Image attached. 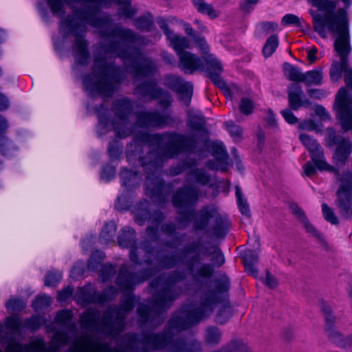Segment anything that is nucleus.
<instances>
[{
  "mask_svg": "<svg viewBox=\"0 0 352 352\" xmlns=\"http://www.w3.org/2000/svg\"><path fill=\"white\" fill-rule=\"evenodd\" d=\"M285 76L290 80L301 82L302 73L299 69L291 64L285 63L283 67Z\"/></svg>",
  "mask_w": 352,
  "mask_h": 352,
  "instance_id": "obj_31",
  "label": "nucleus"
},
{
  "mask_svg": "<svg viewBox=\"0 0 352 352\" xmlns=\"http://www.w3.org/2000/svg\"><path fill=\"white\" fill-rule=\"evenodd\" d=\"M226 126L228 131L232 137L239 138L241 136L242 130L240 126L234 124L232 122H226Z\"/></svg>",
  "mask_w": 352,
  "mask_h": 352,
  "instance_id": "obj_51",
  "label": "nucleus"
},
{
  "mask_svg": "<svg viewBox=\"0 0 352 352\" xmlns=\"http://www.w3.org/2000/svg\"><path fill=\"white\" fill-rule=\"evenodd\" d=\"M192 3L199 12L208 15L210 18H216L218 14L211 5L206 3L204 0H192Z\"/></svg>",
  "mask_w": 352,
  "mask_h": 352,
  "instance_id": "obj_30",
  "label": "nucleus"
},
{
  "mask_svg": "<svg viewBox=\"0 0 352 352\" xmlns=\"http://www.w3.org/2000/svg\"><path fill=\"white\" fill-rule=\"evenodd\" d=\"M71 6H79L80 10L75 12L73 16L63 19L60 22V32L63 38L69 34L74 37L72 54L76 63L85 65L89 60L87 43L84 39L85 25L89 24L94 27L102 25V21L98 18L99 10L103 6H107L108 0H67Z\"/></svg>",
  "mask_w": 352,
  "mask_h": 352,
  "instance_id": "obj_2",
  "label": "nucleus"
},
{
  "mask_svg": "<svg viewBox=\"0 0 352 352\" xmlns=\"http://www.w3.org/2000/svg\"><path fill=\"white\" fill-rule=\"evenodd\" d=\"M72 319V312L68 310H62L59 311L56 316V322L66 325Z\"/></svg>",
  "mask_w": 352,
  "mask_h": 352,
  "instance_id": "obj_47",
  "label": "nucleus"
},
{
  "mask_svg": "<svg viewBox=\"0 0 352 352\" xmlns=\"http://www.w3.org/2000/svg\"><path fill=\"white\" fill-rule=\"evenodd\" d=\"M6 324L8 329L15 331L20 328L21 322L17 318L10 317L6 319Z\"/></svg>",
  "mask_w": 352,
  "mask_h": 352,
  "instance_id": "obj_54",
  "label": "nucleus"
},
{
  "mask_svg": "<svg viewBox=\"0 0 352 352\" xmlns=\"http://www.w3.org/2000/svg\"><path fill=\"white\" fill-rule=\"evenodd\" d=\"M25 302L20 298H12L6 303V307L12 311H19L25 307Z\"/></svg>",
  "mask_w": 352,
  "mask_h": 352,
  "instance_id": "obj_44",
  "label": "nucleus"
},
{
  "mask_svg": "<svg viewBox=\"0 0 352 352\" xmlns=\"http://www.w3.org/2000/svg\"><path fill=\"white\" fill-rule=\"evenodd\" d=\"M63 277L60 271L50 272L47 274L45 278V285L48 287L55 286Z\"/></svg>",
  "mask_w": 352,
  "mask_h": 352,
  "instance_id": "obj_36",
  "label": "nucleus"
},
{
  "mask_svg": "<svg viewBox=\"0 0 352 352\" xmlns=\"http://www.w3.org/2000/svg\"><path fill=\"white\" fill-rule=\"evenodd\" d=\"M109 154L111 159H117L122 154V148L117 143H111L109 146Z\"/></svg>",
  "mask_w": 352,
  "mask_h": 352,
  "instance_id": "obj_52",
  "label": "nucleus"
},
{
  "mask_svg": "<svg viewBox=\"0 0 352 352\" xmlns=\"http://www.w3.org/2000/svg\"><path fill=\"white\" fill-rule=\"evenodd\" d=\"M335 108L342 128L352 131V98L344 87L340 89L337 94Z\"/></svg>",
  "mask_w": 352,
  "mask_h": 352,
  "instance_id": "obj_15",
  "label": "nucleus"
},
{
  "mask_svg": "<svg viewBox=\"0 0 352 352\" xmlns=\"http://www.w3.org/2000/svg\"><path fill=\"white\" fill-rule=\"evenodd\" d=\"M89 287H85L78 289L76 294V301L82 306L95 300V298L89 294Z\"/></svg>",
  "mask_w": 352,
  "mask_h": 352,
  "instance_id": "obj_33",
  "label": "nucleus"
},
{
  "mask_svg": "<svg viewBox=\"0 0 352 352\" xmlns=\"http://www.w3.org/2000/svg\"><path fill=\"white\" fill-rule=\"evenodd\" d=\"M299 129L307 131H315L316 129V125L314 121L311 120H304L299 123Z\"/></svg>",
  "mask_w": 352,
  "mask_h": 352,
  "instance_id": "obj_58",
  "label": "nucleus"
},
{
  "mask_svg": "<svg viewBox=\"0 0 352 352\" xmlns=\"http://www.w3.org/2000/svg\"><path fill=\"white\" fill-rule=\"evenodd\" d=\"M235 195L236 197L237 205L242 214L245 216L250 215V208L245 198L243 197L242 191L239 186H235Z\"/></svg>",
  "mask_w": 352,
  "mask_h": 352,
  "instance_id": "obj_32",
  "label": "nucleus"
},
{
  "mask_svg": "<svg viewBox=\"0 0 352 352\" xmlns=\"http://www.w3.org/2000/svg\"><path fill=\"white\" fill-rule=\"evenodd\" d=\"M212 272V268L209 265H204L199 271V275L203 277H208Z\"/></svg>",
  "mask_w": 352,
  "mask_h": 352,
  "instance_id": "obj_63",
  "label": "nucleus"
},
{
  "mask_svg": "<svg viewBox=\"0 0 352 352\" xmlns=\"http://www.w3.org/2000/svg\"><path fill=\"white\" fill-rule=\"evenodd\" d=\"M263 282L270 288H274L278 284L277 280L269 273L266 274Z\"/></svg>",
  "mask_w": 352,
  "mask_h": 352,
  "instance_id": "obj_62",
  "label": "nucleus"
},
{
  "mask_svg": "<svg viewBox=\"0 0 352 352\" xmlns=\"http://www.w3.org/2000/svg\"><path fill=\"white\" fill-rule=\"evenodd\" d=\"M212 151L217 157V162L215 163L210 162L208 164L209 168L214 170H226L228 156L223 144L218 142L212 143Z\"/></svg>",
  "mask_w": 352,
  "mask_h": 352,
  "instance_id": "obj_21",
  "label": "nucleus"
},
{
  "mask_svg": "<svg viewBox=\"0 0 352 352\" xmlns=\"http://www.w3.org/2000/svg\"><path fill=\"white\" fill-rule=\"evenodd\" d=\"M140 280H136L133 274L127 273L124 268L120 270L117 278V283L120 289L131 290L133 286L140 283Z\"/></svg>",
  "mask_w": 352,
  "mask_h": 352,
  "instance_id": "obj_26",
  "label": "nucleus"
},
{
  "mask_svg": "<svg viewBox=\"0 0 352 352\" xmlns=\"http://www.w3.org/2000/svg\"><path fill=\"white\" fill-rule=\"evenodd\" d=\"M291 210H292V212L295 215H296L300 219V220L302 221V223H303L304 227L306 229L307 232L311 233V234H313L314 236H315L316 237H320V234L314 228V227L308 222L303 212L297 205L292 204L291 206Z\"/></svg>",
  "mask_w": 352,
  "mask_h": 352,
  "instance_id": "obj_28",
  "label": "nucleus"
},
{
  "mask_svg": "<svg viewBox=\"0 0 352 352\" xmlns=\"http://www.w3.org/2000/svg\"><path fill=\"white\" fill-rule=\"evenodd\" d=\"M135 232L130 227H124L118 238V243L122 248H130V258L134 263L138 262V256L134 248Z\"/></svg>",
  "mask_w": 352,
  "mask_h": 352,
  "instance_id": "obj_20",
  "label": "nucleus"
},
{
  "mask_svg": "<svg viewBox=\"0 0 352 352\" xmlns=\"http://www.w3.org/2000/svg\"><path fill=\"white\" fill-rule=\"evenodd\" d=\"M117 230V226L113 221L107 223L103 227L100 236V240L102 243L106 244L113 241L116 232Z\"/></svg>",
  "mask_w": 352,
  "mask_h": 352,
  "instance_id": "obj_29",
  "label": "nucleus"
},
{
  "mask_svg": "<svg viewBox=\"0 0 352 352\" xmlns=\"http://www.w3.org/2000/svg\"><path fill=\"white\" fill-rule=\"evenodd\" d=\"M278 45V36L272 35L268 38L263 48V52L265 57L270 56L276 50Z\"/></svg>",
  "mask_w": 352,
  "mask_h": 352,
  "instance_id": "obj_34",
  "label": "nucleus"
},
{
  "mask_svg": "<svg viewBox=\"0 0 352 352\" xmlns=\"http://www.w3.org/2000/svg\"><path fill=\"white\" fill-rule=\"evenodd\" d=\"M323 215L327 221L331 224H337L338 223V218L335 215L333 211L326 204L322 205Z\"/></svg>",
  "mask_w": 352,
  "mask_h": 352,
  "instance_id": "obj_45",
  "label": "nucleus"
},
{
  "mask_svg": "<svg viewBox=\"0 0 352 352\" xmlns=\"http://www.w3.org/2000/svg\"><path fill=\"white\" fill-rule=\"evenodd\" d=\"M243 261L245 271L256 276L257 274V270L255 267V264L258 261V253L252 250H247L243 253Z\"/></svg>",
  "mask_w": 352,
  "mask_h": 352,
  "instance_id": "obj_25",
  "label": "nucleus"
},
{
  "mask_svg": "<svg viewBox=\"0 0 352 352\" xmlns=\"http://www.w3.org/2000/svg\"><path fill=\"white\" fill-rule=\"evenodd\" d=\"M136 93L145 99L164 98V104H168L170 102V96L166 92H163L158 89L153 82L146 81L138 85Z\"/></svg>",
  "mask_w": 352,
  "mask_h": 352,
  "instance_id": "obj_18",
  "label": "nucleus"
},
{
  "mask_svg": "<svg viewBox=\"0 0 352 352\" xmlns=\"http://www.w3.org/2000/svg\"><path fill=\"white\" fill-rule=\"evenodd\" d=\"M318 8V11L310 10L314 30L323 38L327 33L349 34V16L344 8L336 11L335 0H309ZM346 8L352 5V0H340Z\"/></svg>",
  "mask_w": 352,
  "mask_h": 352,
  "instance_id": "obj_5",
  "label": "nucleus"
},
{
  "mask_svg": "<svg viewBox=\"0 0 352 352\" xmlns=\"http://www.w3.org/2000/svg\"><path fill=\"white\" fill-rule=\"evenodd\" d=\"M51 8L52 12L57 15L61 16L63 10V4L61 0H46Z\"/></svg>",
  "mask_w": 352,
  "mask_h": 352,
  "instance_id": "obj_46",
  "label": "nucleus"
},
{
  "mask_svg": "<svg viewBox=\"0 0 352 352\" xmlns=\"http://www.w3.org/2000/svg\"><path fill=\"white\" fill-rule=\"evenodd\" d=\"M326 142L329 146L336 145L333 158L338 163L344 164L352 152V142L348 139L336 135L333 128L327 130Z\"/></svg>",
  "mask_w": 352,
  "mask_h": 352,
  "instance_id": "obj_16",
  "label": "nucleus"
},
{
  "mask_svg": "<svg viewBox=\"0 0 352 352\" xmlns=\"http://www.w3.org/2000/svg\"><path fill=\"white\" fill-rule=\"evenodd\" d=\"M336 36L334 43L335 50L340 56L339 61H334L330 69V77L332 81H338L342 77V74L344 70L349 69L346 66L348 64L347 56L351 52L350 35L349 34H333Z\"/></svg>",
  "mask_w": 352,
  "mask_h": 352,
  "instance_id": "obj_11",
  "label": "nucleus"
},
{
  "mask_svg": "<svg viewBox=\"0 0 352 352\" xmlns=\"http://www.w3.org/2000/svg\"><path fill=\"white\" fill-rule=\"evenodd\" d=\"M212 261L214 264L218 266H220L224 263V257L223 254L218 249H215L213 252V256L212 258Z\"/></svg>",
  "mask_w": 352,
  "mask_h": 352,
  "instance_id": "obj_59",
  "label": "nucleus"
},
{
  "mask_svg": "<svg viewBox=\"0 0 352 352\" xmlns=\"http://www.w3.org/2000/svg\"><path fill=\"white\" fill-rule=\"evenodd\" d=\"M288 91L289 106L292 109L298 110L306 103V101L301 99L302 91L299 85L296 84L292 85L288 88Z\"/></svg>",
  "mask_w": 352,
  "mask_h": 352,
  "instance_id": "obj_24",
  "label": "nucleus"
},
{
  "mask_svg": "<svg viewBox=\"0 0 352 352\" xmlns=\"http://www.w3.org/2000/svg\"><path fill=\"white\" fill-rule=\"evenodd\" d=\"M122 69L105 60L96 59L94 72L83 78L86 91L91 96H110L122 79Z\"/></svg>",
  "mask_w": 352,
  "mask_h": 352,
  "instance_id": "obj_6",
  "label": "nucleus"
},
{
  "mask_svg": "<svg viewBox=\"0 0 352 352\" xmlns=\"http://www.w3.org/2000/svg\"><path fill=\"white\" fill-rule=\"evenodd\" d=\"M188 180L193 183L192 186H185L178 190L173 197V203L179 210L183 221H188L193 217V210L199 195L197 184H207L210 177L202 170H192Z\"/></svg>",
  "mask_w": 352,
  "mask_h": 352,
  "instance_id": "obj_8",
  "label": "nucleus"
},
{
  "mask_svg": "<svg viewBox=\"0 0 352 352\" xmlns=\"http://www.w3.org/2000/svg\"><path fill=\"white\" fill-rule=\"evenodd\" d=\"M344 81L347 87L352 89V69H346Z\"/></svg>",
  "mask_w": 352,
  "mask_h": 352,
  "instance_id": "obj_64",
  "label": "nucleus"
},
{
  "mask_svg": "<svg viewBox=\"0 0 352 352\" xmlns=\"http://www.w3.org/2000/svg\"><path fill=\"white\" fill-rule=\"evenodd\" d=\"M140 40L131 30L118 28L107 38L108 43L104 48L107 56L121 58L126 70L136 78L148 77L155 69V64L150 59L138 49L130 46L131 44L144 43Z\"/></svg>",
  "mask_w": 352,
  "mask_h": 352,
  "instance_id": "obj_4",
  "label": "nucleus"
},
{
  "mask_svg": "<svg viewBox=\"0 0 352 352\" xmlns=\"http://www.w3.org/2000/svg\"><path fill=\"white\" fill-rule=\"evenodd\" d=\"M302 19L298 16L287 14L285 15L282 19V24L283 25H294L296 27H302Z\"/></svg>",
  "mask_w": 352,
  "mask_h": 352,
  "instance_id": "obj_39",
  "label": "nucleus"
},
{
  "mask_svg": "<svg viewBox=\"0 0 352 352\" xmlns=\"http://www.w3.org/2000/svg\"><path fill=\"white\" fill-rule=\"evenodd\" d=\"M302 144L307 148L310 153V157L313 164L307 162L302 166L304 175L310 177L315 175L316 170L320 171H332L333 168L326 160L324 150L317 141L312 137L302 133L299 135Z\"/></svg>",
  "mask_w": 352,
  "mask_h": 352,
  "instance_id": "obj_10",
  "label": "nucleus"
},
{
  "mask_svg": "<svg viewBox=\"0 0 352 352\" xmlns=\"http://www.w3.org/2000/svg\"><path fill=\"white\" fill-rule=\"evenodd\" d=\"M86 265L83 262H78L72 269L70 272V276L72 278L78 279L80 277L85 270Z\"/></svg>",
  "mask_w": 352,
  "mask_h": 352,
  "instance_id": "obj_49",
  "label": "nucleus"
},
{
  "mask_svg": "<svg viewBox=\"0 0 352 352\" xmlns=\"http://www.w3.org/2000/svg\"><path fill=\"white\" fill-rule=\"evenodd\" d=\"M323 73L321 69H313L302 74L301 82L307 85H320L322 82Z\"/></svg>",
  "mask_w": 352,
  "mask_h": 352,
  "instance_id": "obj_27",
  "label": "nucleus"
},
{
  "mask_svg": "<svg viewBox=\"0 0 352 352\" xmlns=\"http://www.w3.org/2000/svg\"><path fill=\"white\" fill-rule=\"evenodd\" d=\"M167 85L177 91L182 100L189 101L192 95L193 86L190 82H184L176 76H170L166 78Z\"/></svg>",
  "mask_w": 352,
  "mask_h": 352,
  "instance_id": "obj_19",
  "label": "nucleus"
},
{
  "mask_svg": "<svg viewBox=\"0 0 352 352\" xmlns=\"http://www.w3.org/2000/svg\"><path fill=\"white\" fill-rule=\"evenodd\" d=\"M230 317V307L227 302H224L221 305L218 314L217 316V321L221 324L226 322Z\"/></svg>",
  "mask_w": 352,
  "mask_h": 352,
  "instance_id": "obj_41",
  "label": "nucleus"
},
{
  "mask_svg": "<svg viewBox=\"0 0 352 352\" xmlns=\"http://www.w3.org/2000/svg\"><path fill=\"white\" fill-rule=\"evenodd\" d=\"M254 108V102L248 98H243L239 104L240 111L245 115H250Z\"/></svg>",
  "mask_w": 352,
  "mask_h": 352,
  "instance_id": "obj_42",
  "label": "nucleus"
},
{
  "mask_svg": "<svg viewBox=\"0 0 352 352\" xmlns=\"http://www.w3.org/2000/svg\"><path fill=\"white\" fill-rule=\"evenodd\" d=\"M74 289L72 287L68 286L67 287L63 289L60 291L58 294V300L60 302H65L67 300L72 296L73 293Z\"/></svg>",
  "mask_w": 352,
  "mask_h": 352,
  "instance_id": "obj_55",
  "label": "nucleus"
},
{
  "mask_svg": "<svg viewBox=\"0 0 352 352\" xmlns=\"http://www.w3.org/2000/svg\"><path fill=\"white\" fill-rule=\"evenodd\" d=\"M258 0H244L241 3V8L245 12H250L254 9Z\"/></svg>",
  "mask_w": 352,
  "mask_h": 352,
  "instance_id": "obj_61",
  "label": "nucleus"
},
{
  "mask_svg": "<svg viewBox=\"0 0 352 352\" xmlns=\"http://www.w3.org/2000/svg\"><path fill=\"white\" fill-rule=\"evenodd\" d=\"M136 25L138 28L143 31H148L151 30L153 23L150 16H142L138 19Z\"/></svg>",
  "mask_w": 352,
  "mask_h": 352,
  "instance_id": "obj_48",
  "label": "nucleus"
},
{
  "mask_svg": "<svg viewBox=\"0 0 352 352\" xmlns=\"http://www.w3.org/2000/svg\"><path fill=\"white\" fill-rule=\"evenodd\" d=\"M148 212L147 210H142L140 213L137 212L135 214V221L139 224L142 225L148 219Z\"/></svg>",
  "mask_w": 352,
  "mask_h": 352,
  "instance_id": "obj_60",
  "label": "nucleus"
},
{
  "mask_svg": "<svg viewBox=\"0 0 352 352\" xmlns=\"http://www.w3.org/2000/svg\"><path fill=\"white\" fill-rule=\"evenodd\" d=\"M281 115L288 124H294L298 122V118L290 109H286L281 111Z\"/></svg>",
  "mask_w": 352,
  "mask_h": 352,
  "instance_id": "obj_53",
  "label": "nucleus"
},
{
  "mask_svg": "<svg viewBox=\"0 0 352 352\" xmlns=\"http://www.w3.org/2000/svg\"><path fill=\"white\" fill-rule=\"evenodd\" d=\"M195 41L196 43L197 47L199 48V50L204 54H205L204 56H208L209 46L206 40L203 38L198 37L195 38Z\"/></svg>",
  "mask_w": 352,
  "mask_h": 352,
  "instance_id": "obj_56",
  "label": "nucleus"
},
{
  "mask_svg": "<svg viewBox=\"0 0 352 352\" xmlns=\"http://www.w3.org/2000/svg\"><path fill=\"white\" fill-rule=\"evenodd\" d=\"M207 61L208 65V68L206 69L208 70L212 81L218 87L223 88L226 86V83L219 76V73L221 71L220 62L214 55H209Z\"/></svg>",
  "mask_w": 352,
  "mask_h": 352,
  "instance_id": "obj_23",
  "label": "nucleus"
},
{
  "mask_svg": "<svg viewBox=\"0 0 352 352\" xmlns=\"http://www.w3.org/2000/svg\"><path fill=\"white\" fill-rule=\"evenodd\" d=\"M134 305V299L131 297H128L120 305L119 309L116 311V316L112 320L113 326H116L118 331L122 330L124 327V318L128 311L131 310Z\"/></svg>",
  "mask_w": 352,
  "mask_h": 352,
  "instance_id": "obj_22",
  "label": "nucleus"
},
{
  "mask_svg": "<svg viewBox=\"0 0 352 352\" xmlns=\"http://www.w3.org/2000/svg\"><path fill=\"white\" fill-rule=\"evenodd\" d=\"M221 333L215 327H209L206 330V340L208 343L214 344L218 342L221 339Z\"/></svg>",
  "mask_w": 352,
  "mask_h": 352,
  "instance_id": "obj_38",
  "label": "nucleus"
},
{
  "mask_svg": "<svg viewBox=\"0 0 352 352\" xmlns=\"http://www.w3.org/2000/svg\"><path fill=\"white\" fill-rule=\"evenodd\" d=\"M336 205L340 213L346 217L352 216V173L343 172L338 179Z\"/></svg>",
  "mask_w": 352,
  "mask_h": 352,
  "instance_id": "obj_12",
  "label": "nucleus"
},
{
  "mask_svg": "<svg viewBox=\"0 0 352 352\" xmlns=\"http://www.w3.org/2000/svg\"><path fill=\"white\" fill-rule=\"evenodd\" d=\"M103 257L104 254L102 252L96 251L93 252L87 265V267L91 270L97 269L98 265H100V261L103 259Z\"/></svg>",
  "mask_w": 352,
  "mask_h": 352,
  "instance_id": "obj_37",
  "label": "nucleus"
},
{
  "mask_svg": "<svg viewBox=\"0 0 352 352\" xmlns=\"http://www.w3.org/2000/svg\"><path fill=\"white\" fill-rule=\"evenodd\" d=\"M210 296V299L204 301L199 307L186 305L175 313L168 322V332L166 333L144 335L140 339L133 340L131 352H150L161 349L170 352H183L186 349V343L182 340L174 338L171 334L197 324L208 315L214 305L219 303V298L214 297L213 293Z\"/></svg>",
  "mask_w": 352,
  "mask_h": 352,
  "instance_id": "obj_1",
  "label": "nucleus"
},
{
  "mask_svg": "<svg viewBox=\"0 0 352 352\" xmlns=\"http://www.w3.org/2000/svg\"><path fill=\"white\" fill-rule=\"evenodd\" d=\"M210 220H213L216 223L214 234L218 236L224 235L228 226L227 219L222 217L213 206H207L199 212L198 218L195 221V228L197 230L203 229Z\"/></svg>",
  "mask_w": 352,
  "mask_h": 352,
  "instance_id": "obj_14",
  "label": "nucleus"
},
{
  "mask_svg": "<svg viewBox=\"0 0 352 352\" xmlns=\"http://www.w3.org/2000/svg\"><path fill=\"white\" fill-rule=\"evenodd\" d=\"M158 24L169 41L170 46L177 52L179 58V67L184 73L192 74L195 71L208 68L207 60H208L209 55L200 58L190 52H185V49L190 47L189 40L170 31L165 20L160 19Z\"/></svg>",
  "mask_w": 352,
  "mask_h": 352,
  "instance_id": "obj_7",
  "label": "nucleus"
},
{
  "mask_svg": "<svg viewBox=\"0 0 352 352\" xmlns=\"http://www.w3.org/2000/svg\"><path fill=\"white\" fill-rule=\"evenodd\" d=\"M117 4L121 6L120 8V15L125 18H131L134 12L130 8L131 0H115Z\"/></svg>",
  "mask_w": 352,
  "mask_h": 352,
  "instance_id": "obj_35",
  "label": "nucleus"
},
{
  "mask_svg": "<svg viewBox=\"0 0 352 352\" xmlns=\"http://www.w3.org/2000/svg\"><path fill=\"white\" fill-rule=\"evenodd\" d=\"M141 175L135 172L127 169H123L120 173L122 184L121 192L118 195L116 203V208L119 210H124L129 208L131 191L140 180Z\"/></svg>",
  "mask_w": 352,
  "mask_h": 352,
  "instance_id": "obj_13",
  "label": "nucleus"
},
{
  "mask_svg": "<svg viewBox=\"0 0 352 352\" xmlns=\"http://www.w3.org/2000/svg\"><path fill=\"white\" fill-rule=\"evenodd\" d=\"M328 325L327 333L329 338L338 346L343 348H352V336L343 337L338 331L331 329V324L335 322V317L328 307L322 308Z\"/></svg>",
  "mask_w": 352,
  "mask_h": 352,
  "instance_id": "obj_17",
  "label": "nucleus"
},
{
  "mask_svg": "<svg viewBox=\"0 0 352 352\" xmlns=\"http://www.w3.org/2000/svg\"><path fill=\"white\" fill-rule=\"evenodd\" d=\"M51 303V298L45 294L37 296L32 304L34 309L38 310L49 306Z\"/></svg>",
  "mask_w": 352,
  "mask_h": 352,
  "instance_id": "obj_40",
  "label": "nucleus"
},
{
  "mask_svg": "<svg viewBox=\"0 0 352 352\" xmlns=\"http://www.w3.org/2000/svg\"><path fill=\"white\" fill-rule=\"evenodd\" d=\"M138 313L140 316V322L142 323H147L151 320L153 310H151L147 306L141 305L138 309Z\"/></svg>",
  "mask_w": 352,
  "mask_h": 352,
  "instance_id": "obj_43",
  "label": "nucleus"
},
{
  "mask_svg": "<svg viewBox=\"0 0 352 352\" xmlns=\"http://www.w3.org/2000/svg\"><path fill=\"white\" fill-rule=\"evenodd\" d=\"M135 142L144 144H156L157 152L162 153L165 158H172L180 152L190 151L194 144L191 138L183 135H150L144 132H140L135 135Z\"/></svg>",
  "mask_w": 352,
  "mask_h": 352,
  "instance_id": "obj_9",
  "label": "nucleus"
},
{
  "mask_svg": "<svg viewBox=\"0 0 352 352\" xmlns=\"http://www.w3.org/2000/svg\"><path fill=\"white\" fill-rule=\"evenodd\" d=\"M81 321L82 325L91 327L94 323V316L90 311H87L82 315Z\"/></svg>",
  "mask_w": 352,
  "mask_h": 352,
  "instance_id": "obj_57",
  "label": "nucleus"
},
{
  "mask_svg": "<svg viewBox=\"0 0 352 352\" xmlns=\"http://www.w3.org/2000/svg\"><path fill=\"white\" fill-rule=\"evenodd\" d=\"M116 174V169L113 166H107L103 168L101 173V179L105 182L111 180Z\"/></svg>",
  "mask_w": 352,
  "mask_h": 352,
  "instance_id": "obj_50",
  "label": "nucleus"
},
{
  "mask_svg": "<svg viewBox=\"0 0 352 352\" xmlns=\"http://www.w3.org/2000/svg\"><path fill=\"white\" fill-rule=\"evenodd\" d=\"M131 102L126 98L117 102L113 107L116 118L111 121L104 112L102 105L98 110V123L97 133L99 136L106 135L109 131L113 130L116 136L124 138L136 133L138 128L143 129L148 126H162L169 122V117L165 113H159L157 111H142L137 116V123L134 129H131L129 122L131 116Z\"/></svg>",
  "mask_w": 352,
  "mask_h": 352,
  "instance_id": "obj_3",
  "label": "nucleus"
}]
</instances>
